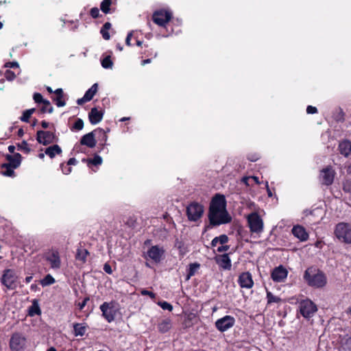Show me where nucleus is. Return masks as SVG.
Instances as JSON below:
<instances>
[{
    "mask_svg": "<svg viewBox=\"0 0 351 351\" xmlns=\"http://www.w3.org/2000/svg\"><path fill=\"white\" fill-rule=\"evenodd\" d=\"M304 282L314 289H322L327 284L325 273L315 266L308 267L303 275Z\"/></svg>",
    "mask_w": 351,
    "mask_h": 351,
    "instance_id": "nucleus-1",
    "label": "nucleus"
},
{
    "mask_svg": "<svg viewBox=\"0 0 351 351\" xmlns=\"http://www.w3.org/2000/svg\"><path fill=\"white\" fill-rule=\"evenodd\" d=\"M208 219L209 224L206 226L205 231L213 227L228 223L232 221V217L227 210L208 212Z\"/></svg>",
    "mask_w": 351,
    "mask_h": 351,
    "instance_id": "nucleus-2",
    "label": "nucleus"
},
{
    "mask_svg": "<svg viewBox=\"0 0 351 351\" xmlns=\"http://www.w3.org/2000/svg\"><path fill=\"white\" fill-rule=\"evenodd\" d=\"M335 235L341 242L351 244V225L340 222L336 225Z\"/></svg>",
    "mask_w": 351,
    "mask_h": 351,
    "instance_id": "nucleus-3",
    "label": "nucleus"
},
{
    "mask_svg": "<svg viewBox=\"0 0 351 351\" xmlns=\"http://www.w3.org/2000/svg\"><path fill=\"white\" fill-rule=\"evenodd\" d=\"M204 206L202 204L193 202L190 203L186 209V216L190 221H197L204 214Z\"/></svg>",
    "mask_w": 351,
    "mask_h": 351,
    "instance_id": "nucleus-4",
    "label": "nucleus"
},
{
    "mask_svg": "<svg viewBox=\"0 0 351 351\" xmlns=\"http://www.w3.org/2000/svg\"><path fill=\"white\" fill-rule=\"evenodd\" d=\"M336 175L332 167L328 165L320 170L319 180L322 185L328 186L332 184Z\"/></svg>",
    "mask_w": 351,
    "mask_h": 351,
    "instance_id": "nucleus-5",
    "label": "nucleus"
},
{
    "mask_svg": "<svg viewBox=\"0 0 351 351\" xmlns=\"http://www.w3.org/2000/svg\"><path fill=\"white\" fill-rule=\"evenodd\" d=\"M247 222L251 232L261 233L263 232V221L258 213H253L249 215Z\"/></svg>",
    "mask_w": 351,
    "mask_h": 351,
    "instance_id": "nucleus-6",
    "label": "nucleus"
},
{
    "mask_svg": "<svg viewBox=\"0 0 351 351\" xmlns=\"http://www.w3.org/2000/svg\"><path fill=\"white\" fill-rule=\"evenodd\" d=\"M36 140L40 144L48 145L54 143H58L59 138L53 132L38 130L36 132Z\"/></svg>",
    "mask_w": 351,
    "mask_h": 351,
    "instance_id": "nucleus-7",
    "label": "nucleus"
},
{
    "mask_svg": "<svg viewBox=\"0 0 351 351\" xmlns=\"http://www.w3.org/2000/svg\"><path fill=\"white\" fill-rule=\"evenodd\" d=\"M227 202L223 195L217 193L215 195L209 205L208 212H215L226 210Z\"/></svg>",
    "mask_w": 351,
    "mask_h": 351,
    "instance_id": "nucleus-8",
    "label": "nucleus"
},
{
    "mask_svg": "<svg viewBox=\"0 0 351 351\" xmlns=\"http://www.w3.org/2000/svg\"><path fill=\"white\" fill-rule=\"evenodd\" d=\"M102 312V316L108 322H113L117 315V309L114 306V303L111 302H104L99 307Z\"/></svg>",
    "mask_w": 351,
    "mask_h": 351,
    "instance_id": "nucleus-9",
    "label": "nucleus"
},
{
    "mask_svg": "<svg viewBox=\"0 0 351 351\" xmlns=\"http://www.w3.org/2000/svg\"><path fill=\"white\" fill-rule=\"evenodd\" d=\"M299 307L300 313L305 318L312 317L317 311V306L309 299L302 300Z\"/></svg>",
    "mask_w": 351,
    "mask_h": 351,
    "instance_id": "nucleus-10",
    "label": "nucleus"
},
{
    "mask_svg": "<svg viewBox=\"0 0 351 351\" xmlns=\"http://www.w3.org/2000/svg\"><path fill=\"white\" fill-rule=\"evenodd\" d=\"M171 18L172 13L163 9L155 11L152 15L154 23L161 27H165Z\"/></svg>",
    "mask_w": 351,
    "mask_h": 351,
    "instance_id": "nucleus-11",
    "label": "nucleus"
},
{
    "mask_svg": "<svg viewBox=\"0 0 351 351\" xmlns=\"http://www.w3.org/2000/svg\"><path fill=\"white\" fill-rule=\"evenodd\" d=\"M165 250L163 247L153 245L148 249L145 256V258H149L156 263H159L164 256Z\"/></svg>",
    "mask_w": 351,
    "mask_h": 351,
    "instance_id": "nucleus-12",
    "label": "nucleus"
},
{
    "mask_svg": "<svg viewBox=\"0 0 351 351\" xmlns=\"http://www.w3.org/2000/svg\"><path fill=\"white\" fill-rule=\"evenodd\" d=\"M235 319L231 315H225L224 317L218 319L215 323V328L221 332L227 331L232 328L235 324Z\"/></svg>",
    "mask_w": 351,
    "mask_h": 351,
    "instance_id": "nucleus-13",
    "label": "nucleus"
},
{
    "mask_svg": "<svg viewBox=\"0 0 351 351\" xmlns=\"http://www.w3.org/2000/svg\"><path fill=\"white\" fill-rule=\"evenodd\" d=\"M237 282L241 288L247 289H252L254 285L252 275L250 271L241 273L239 276Z\"/></svg>",
    "mask_w": 351,
    "mask_h": 351,
    "instance_id": "nucleus-14",
    "label": "nucleus"
},
{
    "mask_svg": "<svg viewBox=\"0 0 351 351\" xmlns=\"http://www.w3.org/2000/svg\"><path fill=\"white\" fill-rule=\"evenodd\" d=\"M288 271L282 265L276 267L271 272V278L276 282H284L287 278Z\"/></svg>",
    "mask_w": 351,
    "mask_h": 351,
    "instance_id": "nucleus-15",
    "label": "nucleus"
},
{
    "mask_svg": "<svg viewBox=\"0 0 351 351\" xmlns=\"http://www.w3.org/2000/svg\"><path fill=\"white\" fill-rule=\"evenodd\" d=\"M45 260L50 264L51 269H58L61 267V260L58 251H51L45 256Z\"/></svg>",
    "mask_w": 351,
    "mask_h": 351,
    "instance_id": "nucleus-16",
    "label": "nucleus"
},
{
    "mask_svg": "<svg viewBox=\"0 0 351 351\" xmlns=\"http://www.w3.org/2000/svg\"><path fill=\"white\" fill-rule=\"evenodd\" d=\"M110 131L109 128H107V130H104L101 128H97L94 130L95 136L97 141V143H99V148L100 149V152L104 149V147L106 145V142L108 140L107 133Z\"/></svg>",
    "mask_w": 351,
    "mask_h": 351,
    "instance_id": "nucleus-17",
    "label": "nucleus"
},
{
    "mask_svg": "<svg viewBox=\"0 0 351 351\" xmlns=\"http://www.w3.org/2000/svg\"><path fill=\"white\" fill-rule=\"evenodd\" d=\"M16 277L13 271L10 269L6 270L1 278L2 283L9 289L15 287Z\"/></svg>",
    "mask_w": 351,
    "mask_h": 351,
    "instance_id": "nucleus-18",
    "label": "nucleus"
},
{
    "mask_svg": "<svg viewBox=\"0 0 351 351\" xmlns=\"http://www.w3.org/2000/svg\"><path fill=\"white\" fill-rule=\"evenodd\" d=\"M216 263L225 270H230L232 267L231 260L229 254L217 255L215 258Z\"/></svg>",
    "mask_w": 351,
    "mask_h": 351,
    "instance_id": "nucleus-19",
    "label": "nucleus"
},
{
    "mask_svg": "<svg viewBox=\"0 0 351 351\" xmlns=\"http://www.w3.org/2000/svg\"><path fill=\"white\" fill-rule=\"evenodd\" d=\"M104 112L103 110H98L97 108H91L88 112V119L92 125H95L99 123L104 117Z\"/></svg>",
    "mask_w": 351,
    "mask_h": 351,
    "instance_id": "nucleus-20",
    "label": "nucleus"
},
{
    "mask_svg": "<svg viewBox=\"0 0 351 351\" xmlns=\"http://www.w3.org/2000/svg\"><path fill=\"white\" fill-rule=\"evenodd\" d=\"M80 144L86 145L89 148L95 147L97 144V141L95 136L94 130L84 135L80 139Z\"/></svg>",
    "mask_w": 351,
    "mask_h": 351,
    "instance_id": "nucleus-21",
    "label": "nucleus"
},
{
    "mask_svg": "<svg viewBox=\"0 0 351 351\" xmlns=\"http://www.w3.org/2000/svg\"><path fill=\"white\" fill-rule=\"evenodd\" d=\"M292 234L301 241H306L308 239V234L306 229L300 225L294 226L292 228Z\"/></svg>",
    "mask_w": 351,
    "mask_h": 351,
    "instance_id": "nucleus-22",
    "label": "nucleus"
},
{
    "mask_svg": "<svg viewBox=\"0 0 351 351\" xmlns=\"http://www.w3.org/2000/svg\"><path fill=\"white\" fill-rule=\"evenodd\" d=\"M338 150L341 155L348 158L351 154V141L348 139L340 141Z\"/></svg>",
    "mask_w": 351,
    "mask_h": 351,
    "instance_id": "nucleus-23",
    "label": "nucleus"
},
{
    "mask_svg": "<svg viewBox=\"0 0 351 351\" xmlns=\"http://www.w3.org/2000/svg\"><path fill=\"white\" fill-rule=\"evenodd\" d=\"M22 337L20 333L12 335L10 341V347L12 351H21L22 349Z\"/></svg>",
    "mask_w": 351,
    "mask_h": 351,
    "instance_id": "nucleus-24",
    "label": "nucleus"
},
{
    "mask_svg": "<svg viewBox=\"0 0 351 351\" xmlns=\"http://www.w3.org/2000/svg\"><path fill=\"white\" fill-rule=\"evenodd\" d=\"M55 96L51 97V99L55 102L58 107H63L66 105L64 100V93L62 88H58L54 90Z\"/></svg>",
    "mask_w": 351,
    "mask_h": 351,
    "instance_id": "nucleus-25",
    "label": "nucleus"
},
{
    "mask_svg": "<svg viewBox=\"0 0 351 351\" xmlns=\"http://www.w3.org/2000/svg\"><path fill=\"white\" fill-rule=\"evenodd\" d=\"M62 152L61 147L57 145H53L45 149V154L51 158H53L56 155H60Z\"/></svg>",
    "mask_w": 351,
    "mask_h": 351,
    "instance_id": "nucleus-26",
    "label": "nucleus"
},
{
    "mask_svg": "<svg viewBox=\"0 0 351 351\" xmlns=\"http://www.w3.org/2000/svg\"><path fill=\"white\" fill-rule=\"evenodd\" d=\"M87 325L84 323H75L73 324V335L75 337H82L85 335L87 329Z\"/></svg>",
    "mask_w": 351,
    "mask_h": 351,
    "instance_id": "nucleus-27",
    "label": "nucleus"
},
{
    "mask_svg": "<svg viewBox=\"0 0 351 351\" xmlns=\"http://www.w3.org/2000/svg\"><path fill=\"white\" fill-rule=\"evenodd\" d=\"M171 320L169 318L165 319L158 324V330L160 333L167 332L171 328Z\"/></svg>",
    "mask_w": 351,
    "mask_h": 351,
    "instance_id": "nucleus-28",
    "label": "nucleus"
},
{
    "mask_svg": "<svg viewBox=\"0 0 351 351\" xmlns=\"http://www.w3.org/2000/svg\"><path fill=\"white\" fill-rule=\"evenodd\" d=\"M6 158L8 160V165L12 167V168H17L21 164V155L16 154L14 156L7 155Z\"/></svg>",
    "mask_w": 351,
    "mask_h": 351,
    "instance_id": "nucleus-29",
    "label": "nucleus"
},
{
    "mask_svg": "<svg viewBox=\"0 0 351 351\" xmlns=\"http://www.w3.org/2000/svg\"><path fill=\"white\" fill-rule=\"evenodd\" d=\"M42 106L38 110V114H45V113H52L53 112V108L51 106L50 101L47 99H45L42 104Z\"/></svg>",
    "mask_w": 351,
    "mask_h": 351,
    "instance_id": "nucleus-30",
    "label": "nucleus"
},
{
    "mask_svg": "<svg viewBox=\"0 0 351 351\" xmlns=\"http://www.w3.org/2000/svg\"><path fill=\"white\" fill-rule=\"evenodd\" d=\"M200 264L198 263H191L189 265V269L187 270V274L186 277V280H189L192 276H193L197 271L199 269Z\"/></svg>",
    "mask_w": 351,
    "mask_h": 351,
    "instance_id": "nucleus-31",
    "label": "nucleus"
},
{
    "mask_svg": "<svg viewBox=\"0 0 351 351\" xmlns=\"http://www.w3.org/2000/svg\"><path fill=\"white\" fill-rule=\"evenodd\" d=\"M266 298H267V304L269 305L272 303H280L282 302V299L274 295L270 291H269L266 288Z\"/></svg>",
    "mask_w": 351,
    "mask_h": 351,
    "instance_id": "nucleus-32",
    "label": "nucleus"
},
{
    "mask_svg": "<svg viewBox=\"0 0 351 351\" xmlns=\"http://www.w3.org/2000/svg\"><path fill=\"white\" fill-rule=\"evenodd\" d=\"M41 314V310L36 301H34L32 304L28 309V315L33 317L34 315H40Z\"/></svg>",
    "mask_w": 351,
    "mask_h": 351,
    "instance_id": "nucleus-33",
    "label": "nucleus"
},
{
    "mask_svg": "<svg viewBox=\"0 0 351 351\" xmlns=\"http://www.w3.org/2000/svg\"><path fill=\"white\" fill-rule=\"evenodd\" d=\"M1 168L4 170H2L1 173L4 176L8 177H14L15 176L14 169L15 168H12V166L8 165L7 163H3L1 165Z\"/></svg>",
    "mask_w": 351,
    "mask_h": 351,
    "instance_id": "nucleus-34",
    "label": "nucleus"
},
{
    "mask_svg": "<svg viewBox=\"0 0 351 351\" xmlns=\"http://www.w3.org/2000/svg\"><path fill=\"white\" fill-rule=\"evenodd\" d=\"M83 161H86L88 167H91L93 165L98 166L102 163V158L99 155H95L93 158L83 159Z\"/></svg>",
    "mask_w": 351,
    "mask_h": 351,
    "instance_id": "nucleus-35",
    "label": "nucleus"
},
{
    "mask_svg": "<svg viewBox=\"0 0 351 351\" xmlns=\"http://www.w3.org/2000/svg\"><path fill=\"white\" fill-rule=\"evenodd\" d=\"M89 254V252L86 249H78L75 254V259L80 261L82 263H85L86 261V257Z\"/></svg>",
    "mask_w": 351,
    "mask_h": 351,
    "instance_id": "nucleus-36",
    "label": "nucleus"
},
{
    "mask_svg": "<svg viewBox=\"0 0 351 351\" xmlns=\"http://www.w3.org/2000/svg\"><path fill=\"white\" fill-rule=\"evenodd\" d=\"M124 224L129 228L134 229L138 226L137 218L134 216H129L125 220H123Z\"/></svg>",
    "mask_w": 351,
    "mask_h": 351,
    "instance_id": "nucleus-37",
    "label": "nucleus"
},
{
    "mask_svg": "<svg viewBox=\"0 0 351 351\" xmlns=\"http://www.w3.org/2000/svg\"><path fill=\"white\" fill-rule=\"evenodd\" d=\"M111 23L110 22L105 23L100 30V34H101L104 40H109L110 38V34L108 32L109 29L111 28Z\"/></svg>",
    "mask_w": 351,
    "mask_h": 351,
    "instance_id": "nucleus-38",
    "label": "nucleus"
},
{
    "mask_svg": "<svg viewBox=\"0 0 351 351\" xmlns=\"http://www.w3.org/2000/svg\"><path fill=\"white\" fill-rule=\"evenodd\" d=\"M98 90V84L97 83L94 84L88 90H87L84 94L86 96V99H88L90 101Z\"/></svg>",
    "mask_w": 351,
    "mask_h": 351,
    "instance_id": "nucleus-39",
    "label": "nucleus"
},
{
    "mask_svg": "<svg viewBox=\"0 0 351 351\" xmlns=\"http://www.w3.org/2000/svg\"><path fill=\"white\" fill-rule=\"evenodd\" d=\"M55 282L54 278L51 274H47L40 280V285L43 287H46L53 285Z\"/></svg>",
    "mask_w": 351,
    "mask_h": 351,
    "instance_id": "nucleus-40",
    "label": "nucleus"
},
{
    "mask_svg": "<svg viewBox=\"0 0 351 351\" xmlns=\"http://www.w3.org/2000/svg\"><path fill=\"white\" fill-rule=\"evenodd\" d=\"M101 66L104 68V69H112V66H113V62L111 59V56H106L105 58H104L101 60Z\"/></svg>",
    "mask_w": 351,
    "mask_h": 351,
    "instance_id": "nucleus-41",
    "label": "nucleus"
},
{
    "mask_svg": "<svg viewBox=\"0 0 351 351\" xmlns=\"http://www.w3.org/2000/svg\"><path fill=\"white\" fill-rule=\"evenodd\" d=\"M111 3V0H103L100 5L101 10L105 14L109 13Z\"/></svg>",
    "mask_w": 351,
    "mask_h": 351,
    "instance_id": "nucleus-42",
    "label": "nucleus"
},
{
    "mask_svg": "<svg viewBox=\"0 0 351 351\" xmlns=\"http://www.w3.org/2000/svg\"><path fill=\"white\" fill-rule=\"evenodd\" d=\"M84 128V121L82 119H77L73 126L71 128L72 131H80Z\"/></svg>",
    "mask_w": 351,
    "mask_h": 351,
    "instance_id": "nucleus-43",
    "label": "nucleus"
},
{
    "mask_svg": "<svg viewBox=\"0 0 351 351\" xmlns=\"http://www.w3.org/2000/svg\"><path fill=\"white\" fill-rule=\"evenodd\" d=\"M157 304L160 306L163 310H168L171 311L173 310V306L166 301H159Z\"/></svg>",
    "mask_w": 351,
    "mask_h": 351,
    "instance_id": "nucleus-44",
    "label": "nucleus"
},
{
    "mask_svg": "<svg viewBox=\"0 0 351 351\" xmlns=\"http://www.w3.org/2000/svg\"><path fill=\"white\" fill-rule=\"evenodd\" d=\"M343 191L347 193H351V180H346L343 182Z\"/></svg>",
    "mask_w": 351,
    "mask_h": 351,
    "instance_id": "nucleus-45",
    "label": "nucleus"
},
{
    "mask_svg": "<svg viewBox=\"0 0 351 351\" xmlns=\"http://www.w3.org/2000/svg\"><path fill=\"white\" fill-rule=\"evenodd\" d=\"M33 99L34 100V102L38 104H41L45 100L43 95L39 93H34Z\"/></svg>",
    "mask_w": 351,
    "mask_h": 351,
    "instance_id": "nucleus-46",
    "label": "nucleus"
},
{
    "mask_svg": "<svg viewBox=\"0 0 351 351\" xmlns=\"http://www.w3.org/2000/svg\"><path fill=\"white\" fill-rule=\"evenodd\" d=\"M60 167L64 174L68 175L71 172L72 169L69 165H67V164L64 165V163H62L60 165Z\"/></svg>",
    "mask_w": 351,
    "mask_h": 351,
    "instance_id": "nucleus-47",
    "label": "nucleus"
},
{
    "mask_svg": "<svg viewBox=\"0 0 351 351\" xmlns=\"http://www.w3.org/2000/svg\"><path fill=\"white\" fill-rule=\"evenodd\" d=\"M218 241L220 244L224 245L228 242V237L226 234H221L217 238Z\"/></svg>",
    "mask_w": 351,
    "mask_h": 351,
    "instance_id": "nucleus-48",
    "label": "nucleus"
},
{
    "mask_svg": "<svg viewBox=\"0 0 351 351\" xmlns=\"http://www.w3.org/2000/svg\"><path fill=\"white\" fill-rule=\"evenodd\" d=\"M90 14L93 19H97L99 16V10L97 8L95 7L90 9Z\"/></svg>",
    "mask_w": 351,
    "mask_h": 351,
    "instance_id": "nucleus-49",
    "label": "nucleus"
},
{
    "mask_svg": "<svg viewBox=\"0 0 351 351\" xmlns=\"http://www.w3.org/2000/svg\"><path fill=\"white\" fill-rule=\"evenodd\" d=\"M141 293L143 295H148L152 299H154L156 298V294L154 292L148 291L147 289L141 290Z\"/></svg>",
    "mask_w": 351,
    "mask_h": 351,
    "instance_id": "nucleus-50",
    "label": "nucleus"
},
{
    "mask_svg": "<svg viewBox=\"0 0 351 351\" xmlns=\"http://www.w3.org/2000/svg\"><path fill=\"white\" fill-rule=\"evenodd\" d=\"M88 301H89V298L88 297H86V298H84L82 302H79L77 304V306H78V308H79V309L80 311H82L85 307V306L86 305Z\"/></svg>",
    "mask_w": 351,
    "mask_h": 351,
    "instance_id": "nucleus-51",
    "label": "nucleus"
},
{
    "mask_svg": "<svg viewBox=\"0 0 351 351\" xmlns=\"http://www.w3.org/2000/svg\"><path fill=\"white\" fill-rule=\"evenodd\" d=\"M306 112L308 114H315L317 112V109L316 107L308 106L306 108Z\"/></svg>",
    "mask_w": 351,
    "mask_h": 351,
    "instance_id": "nucleus-52",
    "label": "nucleus"
},
{
    "mask_svg": "<svg viewBox=\"0 0 351 351\" xmlns=\"http://www.w3.org/2000/svg\"><path fill=\"white\" fill-rule=\"evenodd\" d=\"M5 75L6 79L10 81L14 80L15 77L14 73L10 71H6Z\"/></svg>",
    "mask_w": 351,
    "mask_h": 351,
    "instance_id": "nucleus-53",
    "label": "nucleus"
},
{
    "mask_svg": "<svg viewBox=\"0 0 351 351\" xmlns=\"http://www.w3.org/2000/svg\"><path fill=\"white\" fill-rule=\"evenodd\" d=\"M103 269L104 271L108 274H111L112 273L111 266L108 263H105Z\"/></svg>",
    "mask_w": 351,
    "mask_h": 351,
    "instance_id": "nucleus-54",
    "label": "nucleus"
},
{
    "mask_svg": "<svg viewBox=\"0 0 351 351\" xmlns=\"http://www.w3.org/2000/svg\"><path fill=\"white\" fill-rule=\"evenodd\" d=\"M229 249H230V245H222L221 246L218 247L217 252H226Z\"/></svg>",
    "mask_w": 351,
    "mask_h": 351,
    "instance_id": "nucleus-55",
    "label": "nucleus"
},
{
    "mask_svg": "<svg viewBox=\"0 0 351 351\" xmlns=\"http://www.w3.org/2000/svg\"><path fill=\"white\" fill-rule=\"evenodd\" d=\"M343 344L349 350H351V337L346 339Z\"/></svg>",
    "mask_w": 351,
    "mask_h": 351,
    "instance_id": "nucleus-56",
    "label": "nucleus"
},
{
    "mask_svg": "<svg viewBox=\"0 0 351 351\" xmlns=\"http://www.w3.org/2000/svg\"><path fill=\"white\" fill-rule=\"evenodd\" d=\"M31 114L27 112V110H25L23 112V122H28L29 118L31 117Z\"/></svg>",
    "mask_w": 351,
    "mask_h": 351,
    "instance_id": "nucleus-57",
    "label": "nucleus"
},
{
    "mask_svg": "<svg viewBox=\"0 0 351 351\" xmlns=\"http://www.w3.org/2000/svg\"><path fill=\"white\" fill-rule=\"evenodd\" d=\"M87 101H89V100L88 99H86V96L84 95L83 97L82 98H80L77 100V104L78 105H83L84 103L87 102Z\"/></svg>",
    "mask_w": 351,
    "mask_h": 351,
    "instance_id": "nucleus-58",
    "label": "nucleus"
},
{
    "mask_svg": "<svg viewBox=\"0 0 351 351\" xmlns=\"http://www.w3.org/2000/svg\"><path fill=\"white\" fill-rule=\"evenodd\" d=\"M132 36V32L128 33V34L126 37V39H125V44L128 46H131L130 40H131Z\"/></svg>",
    "mask_w": 351,
    "mask_h": 351,
    "instance_id": "nucleus-59",
    "label": "nucleus"
},
{
    "mask_svg": "<svg viewBox=\"0 0 351 351\" xmlns=\"http://www.w3.org/2000/svg\"><path fill=\"white\" fill-rule=\"evenodd\" d=\"M77 162V161L76 160V159L75 158H69V160L67 161V165H76Z\"/></svg>",
    "mask_w": 351,
    "mask_h": 351,
    "instance_id": "nucleus-60",
    "label": "nucleus"
},
{
    "mask_svg": "<svg viewBox=\"0 0 351 351\" xmlns=\"http://www.w3.org/2000/svg\"><path fill=\"white\" fill-rule=\"evenodd\" d=\"M29 152V149L28 147V144L26 141H23V153L28 154Z\"/></svg>",
    "mask_w": 351,
    "mask_h": 351,
    "instance_id": "nucleus-61",
    "label": "nucleus"
},
{
    "mask_svg": "<svg viewBox=\"0 0 351 351\" xmlns=\"http://www.w3.org/2000/svg\"><path fill=\"white\" fill-rule=\"evenodd\" d=\"M250 179V177H243L241 180V182L245 184L246 186H250L248 183V180Z\"/></svg>",
    "mask_w": 351,
    "mask_h": 351,
    "instance_id": "nucleus-62",
    "label": "nucleus"
},
{
    "mask_svg": "<svg viewBox=\"0 0 351 351\" xmlns=\"http://www.w3.org/2000/svg\"><path fill=\"white\" fill-rule=\"evenodd\" d=\"M41 126L44 129H47L49 126V123L47 122L46 121H41Z\"/></svg>",
    "mask_w": 351,
    "mask_h": 351,
    "instance_id": "nucleus-63",
    "label": "nucleus"
},
{
    "mask_svg": "<svg viewBox=\"0 0 351 351\" xmlns=\"http://www.w3.org/2000/svg\"><path fill=\"white\" fill-rule=\"evenodd\" d=\"M217 238H218V237H215V238L212 240V241H211V246H212V247H215V246H217V243H219Z\"/></svg>",
    "mask_w": 351,
    "mask_h": 351,
    "instance_id": "nucleus-64",
    "label": "nucleus"
}]
</instances>
